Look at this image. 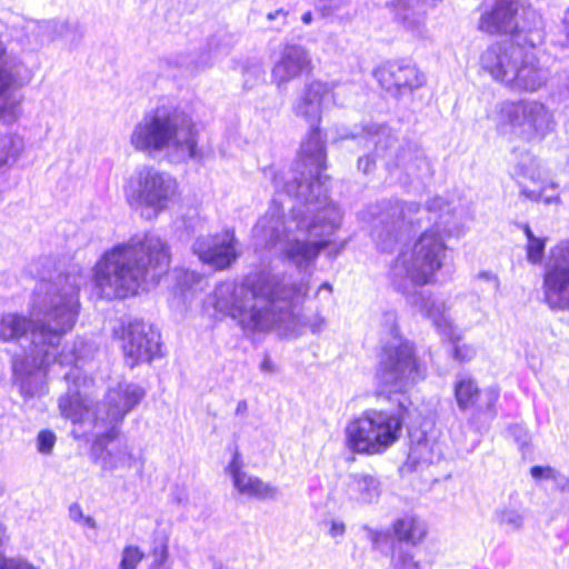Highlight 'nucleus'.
Returning <instances> with one entry per match:
<instances>
[{
  "label": "nucleus",
  "instance_id": "f257e3e1",
  "mask_svg": "<svg viewBox=\"0 0 569 569\" xmlns=\"http://www.w3.org/2000/svg\"><path fill=\"white\" fill-rule=\"evenodd\" d=\"M39 274L29 307V316L7 312L0 317V341L17 342L20 351L11 357L14 382L26 397L43 392L44 378L51 368H64L82 359L78 351L91 352L83 339L66 345L59 351L62 338L76 325L82 283L77 273Z\"/></svg>",
  "mask_w": 569,
  "mask_h": 569
},
{
  "label": "nucleus",
  "instance_id": "f03ea898",
  "mask_svg": "<svg viewBox=\"0 0 569 569\" xmlns=\"http://www.w3.org/2000/svg\"><path fill=\"white\" fill-rule=\"evenodd\" d=\"M278 193L296 198L299 203L286 217L282 206L272 200L266 213L257 221L253 237L258 244L273 249L282 260L299 272L311 276L320 253L330 258L340 254L347 241L332 238L342 223V212L328 197L326 178H310L296 170L280 172L273 167L263 169Z\"/></svg>",
  "mask_w": 569,
  "mask_h": 569
},
{
  "label": "nucleus",
  "instance_id": "7ed1b4c3",
  "mask_svg": "<svg viewBox=\"0 0 569 569\" xmlns=\"http://www.w3.org/2000/svg\"><path fill=\"white\" fill-rule=\"evenodd\" d=\"M371 238L380 251H391L415 226L426 218L432 227L415 242L410 251H401L389 270L393 288L411 296L417 287L431 283L447 260L446 237L459 231L455 208L440 197L425 207L416 202L386 201L370 212Z\"/></svg>",
  "mask_w": 569,
  "mask_h": 569
},
{
  "label": "nucleus",
  "instance_id": "20e7f679",
  "mask_svg": "<svg viewBox=\"0 0 569 569\" xmlns=\"http://www.w3.org/2000/svg\"><path fill=\"white\" fill-rule=\"evenodd\" d=\"M309 291L308 282H290L270 270L247 274L237 284L218 283L208 303L236 320L247 332H263L295 318V309Z\"/></svg>",
  "mask_w": 569,
  "mask_h": 569
},
{
  "label": "nucleus",
  "instance_id": "39448f33",
  "mask_svg": "<svg viewBox=\"0 0 569 569\" xmlns=\"http://www.w3.org/2000/svg\"><path fill=\"white\" fill-rule=\"evenodd\" d=\"M170 259V248L159 236H134L104 251L93 268V282L107 299L134 296L158 284Z\"/></svg>",
  "mask_w": 569,
  "mask_h": 569
},
{
  "label": "nucleus",
  "instance_id": "423d86ee",
  "mask_svg": "<svg viewBox=\"0 0 569 569\" xmlns=\"http://www.w3.org/2000/svg\"><path fill=\"white\" fill-rule=\"evenodd\" d=\"M91 352L86 350L77 352L82 359L73 361L69 371L63 375L68 382V391L59 400V409L63 417L73 423L91 420L94 428H118L124 417L132 411L144 398L146 391L137 383L120 381L109 387L103 402L91 410L92 401L88 389L92 385V378L87 377L82 366L93 356L94 348L91 343Z\"/></svg>",
  "mask_w": 569,
  "mask_h": 569
},
{
  "label": "nucleus",
  "instance_id": "0eeeda50",
  "mask_svg": "<svg viewBox=\"0 0 569 569\" xmlns=\"http://www.w3.org/2000/svg\"><path fill=\"white\" fill-rule=\"evenodd\" d=\"M134 150L186 162L198 153V131L192 118L172 106H159L139 120L130 134Z\"/></svg>",
  "mask_w": 569,
  "mask_h": 569
},
{
  "label": "nucleus",
  "instance_id": "6e6552de",
  "mask_svg": "<svg viewBox=\"0 0 569 569\" xmlns=\"http://www.w3.org/2000/svg\"><path fill=\"white\" fill-rule=\"evenodd\" d=\"M339 139H353L363 149H372V153L358 159V169L363 173L375 169L377 159L385 161L387 170L401 169L409 177L420 178L430 171V164L422 151L410 142L400 143L386 124L370 122L352 130L343 129Z\"/></svg>",
  "mask_w": 569,
  "mask_h": 569
},
{
  "label": "nucleus",
  "instance_id": "1a4fd4ad",
  "mask_svg": "<svg viewBox=\"0 0 569 569\" xmlns=\"http://www.w3.org/2000/svg\"><path fill=\"white\" fill-rule=\"evenodd\" d=\"M526 44L496 42L480 56V68L491 79L515 93H536L543 90L551 72L540 63L531 52L525 51Z\"/></svg>",
  "mask_w": 569,
  "mask_h": 569
},
{
  "label": "nucleus",
  "instance_id": "9d476101",
  "mask_svg": "<svg viewBox=\"0 0 569 569\" xmlns=\"http://www.w3.org/2000/svg\"><path fill=\"white\" fill-rule=\"evenodd\" d=\"M338 84L333 81L326 82L312 80L307 82L292 103V112L310 126V131L301 144L300 162L295 169L300 177L305 172L310 178H326L322 172L326 169V146L319 124L322 112L330 103L342 106L338 101Z\"/></svg>",
  "mask_w": 569,
  "mask_h": 569
},
{
  "label": "nucleus",
  "instance_id": "9b49d317",
  "mask_svg": "<svg viewBox=\"0 0 569 569\" xmlns=\"http://www.w3.org/2000/svg\"><path fill=\"white\" fill-rule=\"evenodd\" d=\"M380 325L383 346L377 379L389 392H402L425 378L426 368L417 360L413 345L399 335L395 311L383 312Z\"/></svg>",
  "mask_w": 569,
  "mask_h": 569
},
{
  "label": "nucleus",
  "instance_id": "f8f14e48",
  "mask_svg": "<svg viewBox=\"0 0 569 569\" xmlns=\"http://www.w3.org/2000/svg\"><path fill=\"white\" fill-rule=\"evenodd\" d=\"M498 126H508L528 142H541L557 129L555 111L538 99L503 100L495 107Z\"/></svg>",
  "mask_w": 569,
  "mask_h": 569
},
{
  "label": "nucleus",
  "instance_id": "ddd939ff",
  "mask_svg": "<svg viewBox=\"0 0 569 569\" xmlns=\"http://www.w3.org/2000/svg\"><path fill=\"white\" fill-rule=\"evenodd\" d=\"M402 419L399 415L383 410H367L348 422L346 440L357 453L380 455L400 437Z\"/></svg>",
  "mask_w": 569,
  "mask_h": 569
},
{
  "label": "nucleus",
  "instance_id": "4468645a",
  "mask_svg": "<svg viewBox=\"0 0 569 569\" xmlns=\"http://www.w3.org/2000/svg\"><path fill=\"white\" fill-rule=\"evenodd\" d=\"M518 10L517 1L496 0L492 9L481 16L479 29L490 34H511L513 44L540 46L545 40L542 18L535 10L527 9L523 10L521 22H518Z\"/></svg>",
  "mask_w": 569,
  "mask_h": 569
},
{
  "label": "nucleus",
  "instance_id": "2eb2a0df",
  "mask_svg": "<svg viewBox=\"0 0 569 569\" xmlns=\"http://www.w3.org/2000/svg\"><path fill=\"white\" fill-rule=\"evenodd\" d=\"M176 179L151 166L138 168L128 180L126 197L131 206L142 207L158 216L177 196Z\"/></svg>",
  "mask_w": 569,
  "mask_h": 569
},
{
  "label": "nucleus",
  "instance_id": "dca6fc26",
  "mask_svg": "<svg viewBox=\"0 0 569 569\" xmlns=\"http://www.w3.org/2000/svg\"><path fill=\"white\" fill-rule=\"evenodd\" d=\"M542 288L551 308L569 310V239L559 241L550 249Z\"/></svg>",
  "mask_w": 569,
  "mask_h": 569
},
{
  "label": "nucleus",
  "instance_id": "f3484780",
  "mask_svg": "<svg viewBox=\"0 0 569 569\" xmlns=\"http://www.w3.org/2000/svg\"><path fill=\"white\" fill-rule=\"evenodd\" d=\"M513 174L517 178L520 194L528 200L545 204H561V198L557 194H549V190L558 189L559 184L547 180L546 172L540 161L531 153L521 154L515 164Z\"/></svg>",
  "mask_w": 569,
  "mask_h": 569
},
{
  "label": "nucleus",
  "instance_id": "a211bd4d",
  "mask_svg": "<svg viewBox=\"0 0 569 569\" xmlns=\"http://www.w3.org/2000/svg\"><path fill=\"white\" fill-rule=\"evenodd\" d=\"M31 77L29 68L17 57L9 56L0 40V122L10 124L18 119L19 106L8 97L7 91L24 86Z\"/></svg>",
  "mask_w": 569,
  "mask_h": 569
},
{
  "label": "nucleus",
  "instance_id": "6ab92c4d",
  "mask_svg": "<svg viewBox=\"0 0 569 569\" xmlns=\"http://www.w3.org/2000/svg\"><path fill=\"white\" fill-rule=\"evenodd\" d=\"M126 363L134 368L142 362L151 361L160 352V335L149 323L134 320L122 330L121 345Z\"/></svg>",
  "mask_w": 569,
  "mask_h": 569
},
{
  "label": "nucleus",
  "instance_id": "aec40b11",
  "mask_svg": "<svg viewBox=\"0 0 569 569\" xmlns=\"http://www.w3.org/2000/svg\"><path fill=\"white\" fill-rule=\"evenodd\" d=\"M380 86L395 97H402L425 84V76L405 61L387 62L375 71Z\"/></svg>",
  "mask_w": 569,
  "mask_h": 569
},
{
  "label": "nucleus",
  "instance_id": "412c9836",
  "mask_svg": "<svg viewBox=\"0 0 569 569\" xmlns=\"http://www.w3.org/2000/svg\"><path fill=\"white\" fill-rule=\"evenodd\" d=\"M192 251L199 260L211 266L214 270L229 268L238 256L234 236L228 231L214 236L198 237L192 244Z\"/></svg>",
  "mask_w": 569,
  "mask_h": 569
},
{
  "label": "nucleus",
  "instance_id": "4be33fe9",
  "mask_svg": "<svg viewBox=\"0 0 569 569\" xmlns=\"http://www.w3.org/2000/svg\"><path fill=\"white\" fill-rule=\"evenodd\" d=\"M234 44V38L227 31H219L207 42L206 48L180 53L174 64L189 73H198L210 68L220 57L229 53Z\"/></svg>",
  "mask_w": 569,
  "mask_h": 569
},
{
  "label": "nucleus",
  "instance_id": "5701e85b",
  "mask_svg": "<svg viewBox=\"0 0 569 569\" xmlns=\"http://www.w3.org/2000/svg\"><path fill=\"white\" fill-rule=\"evenodd\" d=\"M106 429L92 442L91 459L103 470L130 468L134 458L129 447L121 442L112 445L118 437V428Z\"/></svg>",
  "mask_w": 569,
  "mask_h": 569
},
{
  "label": "nucleus",
  "instance_id": "b1692460",
  "mask_svg": "<svg viewBox=\"0 0 569 569\" xmlns=\"http://www.w3.org/2000/svg\"><path fill=\"white\" fill-rule=\"evenodd\" d=\"M311 66V59L308 51L299 44H286L278 61L274 63L271 78L278 88L286 86L293 79L308 71Z\"/></svg>",
  "mask_w": 569,
  "mask_h": 569
},
{
  "label": "nucleus",
  "instance_id": "393cba45",
  "mask_svg": "<svg viewBox=\"0 0 569 569\" xmlns=\"http://www.w3.org/2000/svg\"><path fill=\"white\" fill-rule=\"evenodd\" d=\"M389 7L403 28L415 36L423 34L426 12L422 0H393Z\"/></svg>",
  "mask_w": 569,
  "mask_h": 569
},
{
  "label": "nucleus",
  "instance_id": "a878e982",
  "mask_svg": "<svg viewBox=\"0 0 569 569\" xmlns=\"http://www.w3.org/2000/svg\"><path fill=\"white\" fill-rule=\"evenodd\" d=\"M346 495L359 505L372 503L380 496V482L372 475L351 473L346 482Z\"/></svg>",
  "mask_w": 569,
  "mask_h": 569
},
{
  "label": "nucleus",
  "instance_id": "bb28decb",
  "mask_svg": "<svg viewBox=\"0 0 569 569\" xmlns=\"http://www.w3.org/2000/svg\"><path fill=\"white\" fill-rule=\"evenodd\" d=\"M420 300V311L432 321L435 327L446 337H448L451 341H456L459 339V335L456 333V328L453 327L450 318L447 315V306L443 301L433 299L431 297L428 298H419Z\"/></svg>",
  "mask_w": 569,
  "mask_h": 569
},
{
  "label": "nucleus",
  "instance_id": "cd10ccee",
  "mask_svg": "<svg viewBox=\"0 0 569 569\" xmlns=\"http://www.w3.org/2000/svg\"><path fill=\"white\" fill-rule=\"evenodd\" d=\"M392 530L398 541L410 546L419 545L427 535L426 523L413 515L398 518L392 525Z\"/></svg>",
  "mask_w": 569,
  "mask_h": 569
},
{
  "label": "nucleus",
  "instance_id": "c85d7f7f",
  "mask_svg": "<svg viewBox=\"0 0 569 569\" xmlns=\"http://www.w3.org/2000/svg\"><path fill=\"white\" fill-rule=\"evenodd\" d=\"M233 486L239 493L259 500H273L279 495L277 487L248 473L238 476Z\"/></svg>",
  "mask_w": 569,
  "mask_h": 569
},
{
  "label": "nucleus",
  "instance_id": "c756f323",
  "mask_svg": "<svg viewBox=\"0 0 569 569\" xmlns=\"http://www.w3.org/2000/svg\"><path fill=\"white\" fill-rule=\"evenodd\" d=\"M480 390L476 381L468 376H460L455 383V397L461 411L475 408L478 402Z\"/></svg>",
  "mask_w": 569,
  "mask_h": 569
},
{
  "label": "nucleus",
  "instance_id": "7c9ffc66",
  "mask_svg": "<svg viewBox=\"0 0 569 569\" xmlns=\"http://www.w3.org/2000/svg\"><path fill=\"white\" fill-rule=\"evenodd\" d=\"M530 475L537 482L548 481L556 490L569 491V478L550 466H533Z\"/></svg>",
  "mask_w": 569,
  "mask_h": 569
},
{
  "label": "nucleus",
  "instance_id": "2f4dec72",
  "mask_svg": "<svg viewBox=\"0 0 569 569\" xmlns=\"http://www.w3.org/2000/svg\"><path fill=\"white\" fill-rule=\"evenodd\" d=\"M442 456L441 449L437 445H430L429 440L425 438L418 441L410 448L409 458L426 465L437 462Z\"/></svg>",
  "mask_w": 569,
  "mask_h": 569
},
{
  "label": "nucleus",
  "instance_id": "473e14b6",
  "mask_svg": "<svg viewBox=\"0 0 569 569\" xmlns=\"http://www.w3.org/2000/svg\"><path fill=\"white\" fill-rule=\"evenodd\" d=\"M500 391L497 387L491 386L479 393L476 410L479 415L493 419L497 415L496 403L499 399Z\"/></svg>",
  "mask_w": 569,
  "mask_h": 569
},
{
  "label": "nucleus",
  "instance_id": "72a5a7b5",
  "mask_svg": "<svg viewBox=\"0 0 569 569\" xmlns=\"http://www.w3.org/2000/svg\"><path fill=\"white\" fill-rule=\"evenodd\" d=\"M495 519L500 527L511 532L521 530L523 526V516L520 511L512 508L505 507L496 510Z\"/></svg>",
  "mask_w": 569,
  "mask_h": 569
},
{
  "label": "nucleus",
  "instance_id": "f704fd0d",
  "mask_svg": "<svg viewBox=\"0 0 569 569\" xmlns=\"http://www.w3.org/2000/svg\"><path fill=\"white\" fill-rule=\"evenodd\" d=\"M22 148V141L17 136H0V167L4 164L10 157H16Z\"/></svg>",
  "mask_w": 569,
  "mask_h": 569
},
{
  "label": "nucleus",
  "instance_id": "c9c22d12",
  "mask_svg": "<svg viewBox=\"0 0 569 569\" xmlns=\"http://www.w3.org/2000/svg\"><path fill=\"white\" fill-rule=\"evenodd\" d=\"M391 562L393 569H421L412 551L402 547L393 550Z\"/></svg>",
  "mask_w": 569,
  "mask_h": 569
},
{
  "label": "nucleus",
  "instance_id": "e433bc0d",
  "mask_svg": "<svg viewBox=\"0 0 569 569\" xmlns=\"http://www.w3.org/2000/svg\"><path fill=\"white\" fill-rule=\"evenodd\" d=\"M174 274L177 286L182 292L196 288L203 280L200 273L184 269L176 270Z\"/></svg>",
  "mask_w": 569,
  "mask_h": 569
},
{
  "label": "nucleus",
  "instance_id": "4c0bfd02",
  "mask_svg": "<svg viewBox=\"0 0 569 569\" xmlns=\"http://www.w3.org/2000/svg\"><path fill=\"white\" fill-rule=\"evenodd\" d=\"M351 0H313L316 10L322 17L337 16L341 10L349 6Z\"/></svg>",
  "mask_w": 569,
  "mask_h": 569
},
{
  "label": "nucleus",
  "instance_id": "58836bf2",
  "mask_svg": "<svg viewBox=\"0 0 569 569\" xmlns=\"http://www.w3.org/2000/svg\"><path fill=\"white\" fill-rule=\"evenodd\" d=\"M547 238L536 237L526 244L527 259L532 264H538L542 261Z\"/></svg>",
  "mask_w": 569,
  "mask_h": 569
},
{
  "label": "nucleus",
  "instance_id": "ea45409f",
  "mask_svg": "<svg viewBox=\"0 0 569 569\" xmlns=\"http://www.w3.org/2000/svg\"><path fill=\"white\" fill-rule=\"evenodd\" d=\"M143 559V552L136 546H128L122 551L119 569H137Z\"/></svg>",
  "mask_w": 569,
  "mask_h": 569
},
{
  "label": "nucleus",
  "instance_id": "a19ab883",
  "mask_svg": "<svg viewBox=\"0 0 569 569\" xmlns=\"http://www.w3.org/2000/svg\"><path fill=\"white\" fill-rule=\"evenodd\" d=\"M362 529L367 532V538L375 549H381L383 546L390 543L391 537L388 531L375 530L369 526H363Z\"/></svg>",
  "mask_w": 569,
  "mask_h": 569
},
{
  "label": "nucleus",
  "instance_id": "79ce46f5",
  "mask_svg": "<svg viewBox=\"0 0 569 569\" xmlns=\"http://www.w3.org/2000/svg\"><path fill=\"white\" fill-rule=\"evenodd\" d=\"M264 74L263 64L260 60H256L250 64H247L243 70L244 84L253 86V83L262 79Z\"/></svg>",
  "mask_w": 569,
  "mask_h": 569
},
{
  "label": "nucleus",
  "instance_id": "37998d69",
  "mask_svg": "<svg viewBox=\"0 0 569 569\" xmlns=\"http://www.w3.org/2000/svg\"><path fill=\"white\" fill-rule=\"evenodd\" d=\"M56 443V435L50 430H42L37 438V448L40 453L50 455Z\"/></svg>",
  "mask_w": 569,
  "mask_h": 569
},
{
  "label": "nucleus",
  "instance_id": "c03bdc74",
  "mask_svg": "<svg viewBox=\"0 0 569 569\" xmlns=\"http://www.w3.org/2000/svg\"><path fill=\"white\" fill-rule=\"evenodd\" d=\"M452 355L456 360L463 362L471 360L476 355V350L471 346L455 345Z\"/></svg>",
  "mask_w": 569,
  "mask_h": 569
},
{
  "label": "nucleus",
  "instance_id": "a18cd8bd",
  "mask_svg": "<svg viewBox=\"0 0 569 569\" xmlns=\"http://www.w3.org/2000/svg\"><path fill=\"white\" fill-rule=\"evenodd\" d=\"M242 461L240 457V452L238 450L234 451L233 458L227 467V471L231 475L233 482L236 481L238 476L246 475L247 472L242 471Z\"/></svg>",
  "mask_w": 569,
  "mask_h": 569
},
{
  "label": "nucleus",
  "instance_id": "49530a36",
  "mask_svg": "<svg viewBox=\"0 0 569 569\" xmlns=\"http://www.w3.org/2000/svg\"><path fill=\"white\" fill-rule=\"evenodd\" d=\"M0 569H37L27 561L0 558Z\"/></svg>",
  "mask_w": 569,
  "mask_h": 569
},
{
  "label": "nucleus",
  "instance_id": "de8ad7c7",
  "mask_svg": "<svg viewBox=\"0 0 569 569\" xmlns=\"http://www.w3.org/2000/svg\"><path fill=\"white\" fill-rule=\"evenodd\" d=\"M510 433L513 436L515 440L519 443L520 449H523L529 443V435L521 426H512L510 428Z\"/></svg>",
  "mask_w": 569,
  "mask_h": 569
},
{
  "label": "nucleus",
  "instance_id": "09e8293b",
  "mask_svg": "<svg viewBox=\"0 0 569 569\" xmlns=\"http://www.w3.org/2000/svg\"><path fill=\"white\" fill-rule=\"evenodd\" d=\"M556 94L560 102L567 103L569 107V74L558 84Z\"/></svg>",
  "mask_w": 569,
  "mask_h": 569
},
{
  "label": "nucleus",
  "instance_id": "8fccbe9b",
  "mask_svg": "<svg viewBox=\"0 0 569 569\" xmlns=\"http://www.w3.org/2000/svg\"><path fill=\"white\" fill-rule=\"evenodd\" d=\"M345 533H346L345 522H342L340 520H331L330 521L329 535L332 538L343 537Z\"/></svg>",
  "mask_w": 569,
  "mask_h": 569
},
{
  "label": "nucleus",
  "instance_id": "3c124183",
  "mask_svg": "<svg viewBox=\"0 0 569 569\" xmlns=\"http://www.w3.org/2000/svg\"><path fill=\"white\" fill-rule=\"evenodd\" d=\"M308 327L313 333H319L325 329L326 320L323 317L316 315L312 319L308 321Z\"/></svg>",
  "mask_w": 569,
  "mask_h": 569
},
{
  "label": "nucleus",
  "instance_id": "603ef678",
  "mask_svg": "<svg viewBox=\"0 0 569 569\" xmlns=\"http://www.w3.org/2000/svg\"><path fill=\"white\" fill-rule=\"evenodd\" d=\"M478 278L490 283L495 290L499 288V280L496 274L489 271H482L478 274Z\"/></svg>",
  "mask_w": 569,
  "mask_h": 569
},
{
  "label": "nucleus",
  "instance_id": "864d4df0",
  "mask_svg": "<svg viewBox=\"0 0 569 569\" xmlns=\"http://www.w3.org/2000/svg\"><path fill=\"white\" fill-rule=\"evenodd\" d=\"M287 16H288V12L284 11L283 9H279L274 12H270L268 13L267 18L268 20H280V23L279 26H277L276 28L279 29L281 26L286 24V21H287Z\"/></svg>",
  "mask_w": 569,
  "mask_h": 569
},
{
  "label": "nucleus",
  "instance_id": "5fc2aeb1",
  "mask_svg": "<svg viewBox=\"0 0 569 569\" xmlns=\"http://www.w3.org/2000/svg\"><path fill=\"white\" fill-rule=\"evenodd\" d=\"M70 518L74 521H79L83 518L82 509L78 503H72L69 508Z\"/></svg>",
  "mask_w": 569,
  "mask_h": 569
},
{
  "label": "nucleus",
  "instance_id": "6e6d98bb",
  "mask_svg": "<svg viewBox=\"0 0 569 569\" xmlns=\"http://www.w3.org/2000/svg\"><path fill=\"white\" fill-rule=\"evenodd\" d=\"M56 27L59 29L60 36H66V32L69 30L78 31L79 26L78 24H70L69 22H61V23H54Z\"/></svg>",
  "mask_w": 569,
  "mask_h": 569
},
{
  "label": "nucleus",
  "instance_id": "4d7b16f0",
  "mask_svg": "<svg viewBox=\"0 0 569 569\" xmlns=\"http://www.w3.org/2000/svg\"><path fill=\"white\" fill-rule=\"evenodd\" d=\"M247 411H248V402H247V400H240L237 403L234 413L237 416H246Z\"/></svg>",
  "mask_w": 569,
  "mask_h": 569
},
{
  "label": "nucleus",
  "instance_id": "13d9d810",
  "mask_svg": "<svg viewBox=\"0 0 569 569\" xmlns=\"http://www.w3.org/2000/svg\"><path fill=\"white\" fill-rule=\"evenodd\" d=\"M519 228L523 231V233L527 238V241L536 238L535 233L532 232V230L528 223H521V224H519Z\"/></svg>",
  "mask_w": 569,
  "mask_h": 569
},
{
  "label": "nucleus",
  "instance_id": "bf43d9fd",
  "mask_svg": "<svg viewBox=\"0 0 569 569\" xmlns=\"http://www.w3.org/2000/svg\"><path fill=\"white\" fill-rule=\"evenodd\" d=\"M519 228L523 231V233L527 238V241L536 238L535 233L532 232V230L528 223H521V224H519Z\"/></svg>",
  "mask_w": 569,
  "mask_h": 569
},
{
  "label": "nucleus",
  "instance_id": "052dcab7",
  "mask_svg": "<svg viewBox=\"0 0 569 569\" xmlns=\"http://www.w3.org/2000/svg\"><path fill=\"white\" fill-rule=\"evenodd\" d=\"M312 12L311 11H307L302 14L301 17V20L305 24H310L312 22Z\"/></svg>",
  "mask_w": 569,
  "mask_h": 569
},
{
  "label": "nucleus",
  "instance_id": "680f3d73",
  "mask_svg": "<svg viewBox=\"0 0 569 569\" xmlns=\"http://www.w3.org/2000/svg\"><path fill=\"white\" fill-rule=\"evenodd\" d=\"M261 370L262 371H270L271 370V362L269 359H264L261 363Z\"/></svg>",
  "mask_w": 569,
  "mask_h": 569
},
{
  "label": "nucleus",
  "instance_id": "e2e57ef3",
  "mask_svg": "<svg viewBox=\"0 0 569 569\" xmlns=\"http://www.w3.org/2000/svg\"><path fill=\"white\" fill-rule=\"evenodd\" d=\"M565 26H566V31H567V41H568V46H569V10L566 12V16H565Z\"/></svg>",
  "mask_w": 569,
  "mask_h": 569
},
{
  "label": "nucleus",
  "instance_id": "0e129e2a",
  "mask_svg": "<svg viewBox=\"0 0 569 569\" xmlns=\"http://www.w3.org/2000/svg\"><path fill=\"white\" fill-rule=\"evenodd\" d=\"M321 290H327L329 293H331L332 292V287H331V284L329 282H323L320 286L318 292H320Z\"/></svg>",
  "mask_w": 569,
  "mask_h": 569
},
{
  "label": "nucleus",
  "instance_id": "69168bd1",
  "mask_svg": "<svg viewBox=\"0 0 569 569\" xmlns=\"http://www.w3.org/2000/svg\"><path fill=\"white\" fill-rule=\"evenodd\" d=\"M84 521H86V525H88L89 527H91V528L96 527V521L92 517H86Z\"/></svg>",
  "mask_w": 569,
  "mask_h": 569
},
{
  "label": "nucleus",
  "instance_id": "338daca9",
  "mask_svg": "<svg viewBox=\"0 0 569 569\" xmlns=\"http://www.w3.org/2000/svg\"><path fill=\"white\" fill-rule=\"evenodd\" d=\"M3 537H4V529H3V527L0 525V545L2 543Z\"/></svg>",
  "mask_w": 569,
  "mask_h": 569
},
{
  "label": "nucleus",
  "instance_id": "774afa93",
  "mask_svg": "<svg viewBox=\"0 0 569 569\" xmlns=\"http://www.w3.org/2000/svg\"><path fill=\"white\" fill-rule=\"evenodd\" d=\"M49 262H50V260H49L48 258H46V259L43 260V263H44V264H47V263H49Z\"/></svg>",
  "mask_w": 569,
  "mask_h": 569
}]
</instances>
